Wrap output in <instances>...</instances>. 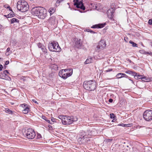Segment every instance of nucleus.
I'll list each match as a JSON object with an SVG mask.
<instances>
[{"label":"nucleus","instance_id":"nucleus-43","mask_svg":"<svg viewBox=\"0 0 152 152\" xmlns=\"http://www.w3.org/2000/svg\"><path fill=\"white\" fill-rule=\"evenodd\" d=\"M42 118L43 119L45 120L46 121V120H47V118H46V117L44 116H42Z\"/></svg>","mask_w":152,"mask_h":152},{"label":"nucleus","instance_id":"nucleus-28","mask_svg":"<svg viewBox=\"0 0 152 152\" xmlns=\"http://www.w3.org/2000/svg\"><path fill=\"white\" fill-rule=\"evenodd\" d=\"M6 112L7 113L9 114H12L13 113V112L10 110L9 109L7 108L6 109Z\"/></svg>","mask_w":152,"mask_h":152},{"label":"nucleus","instance_id":"nucleus-4","mask_svg":"<svg viewBox=\"0 0 152 152\" xmlns=\"http://www.w3.org/2000/svg\"><path fill=\"white\" fill-rule=\"evenodd\" d=\"M48 48L49 50L51 51L59 52L61 51L60 47L58 43L56 41H53L49 43Z\"/></svg>","mask_w":152,"mask_h":152},{"label":"nucleus","instance_id":"nucleus-37","mask_svg":"<svg viewBox=\"0 0 152 152\" xmlns=\"http://www.w3.org/2000/svg\"><path fill=\"white\" fill-rule=\"evenodd\" d=\"M127 124H120L118 125V126H122L127 127Z\"/></svg>","mask_w":152,"mask_h":152},{"label":"nucleus","instance_id":"nucleus-27","mask_svg":"<svg viewBox=\"0 0 152 152\" xmlns=\"http://www.w3.org/2000/svg\"><path fill=\"white\" fill-rule=\"evenodd\" d=\"M129 43L132 45V46L133 47H137V45L131 40H130L129 42Z\"/></svg>","mask_w":152,"mask_h":152},{"label":"nucleus","instance_id":"nucleus-12","mask_svg":"<svg viewBox=\"0 0 152 152\" xmlns=\"http://www.w3.org/2000/svg\"><path fill=\"white\" fill-rule=\"evenodd\" d=\"M115 11V9L111 8L107 12L108 17L110 19H112L113 16V14Z\"/></svg>","mask_w":152,"mask_h":152},{"label":"nucleus","instance_id":"nucleus-17","mask_svg":"<svg viewBox=\"0 0 152 152\" xmlns=\"http://www.w3.org/2000/svg\"><path fill=\"white\" fill-rule=\"evenodd\" d=\"M59 76L63 78L64 79V77H65V69H61L60 70L59 72L58 73Z\"/></svg>","mask_w":152,"mask_h":152},{"label":"nucleus","instance_id":"nucleus-40","mask_svg":"<svg viewBox=\"0 0 152 152\" xmlns=\"http://www.w3.org/2000/svg\"><path fill=\"white\" fill-rule=\"evenodd\" d=\"M38 46L39 48H41V47L42 46V44L40 43L38 44Z\"/></svg>","mask_w":152,"mask_h":152},{"label":"nucleus","instance_id":"nucleus-20","mask_svg":"<svg viewBox=\"0 0 152 152\" xmlns=\"http://www.w3.org/2000/svg\"><path fill=\"white\" fill-rule=\"evenodd\" d=\"M56 11V8L54 7H51L48 10V12L50 13V15H52Z\"/></svg>","mask_w":152,"mask_h":152},{"label":"nucleus","instance_id":"nucleus-34","mask_svg":"<svg viewBox=\"0 0 152 152\" xmlns=\"http://www.w3.org/2000/svg\"><path fill=\"white\" fill-rule=\"evenodd\" d=\"M21 106L23 107V108L25 109V107H27V104H21Z\"/></svg>","mask_w":152,"mask_h":152},{"label":"nucleus","instance_id":"nucleus-9","mask_svg":"<svg viewBox=\"0 0 152 152\" xmlns=\"http://www.w3.org/2000/svg\"><path fill=\"white\" fill-rule=\"evenodd\" d=\"M74 5L76 6L77 8H80L81 9L84 10L85 9V7L84 6L82 1H79L78 0H74Z\"/></svg>","mask_w":152,"mask_h":152},{"label":"nucleus","instance_id":"nucleus-26","mask_svg":"<svg viewBox=\"0 0 152 152\" xmlns=\"http://www.w3.org/2000/svg\"><path fill=\"white\" fill-rule=\"evenodd\" d=\"M19 20L15 18H13L11 20V23H13L15 22L18 23Z\"/></svg>","mask_w":152,"mask_h":152},{"label":"nucleus","instance_id":"nucleus-39","mask_svg":"<svg viewBox=\"0 0 152 152\" xmlns=\"http://www.w3.org/2000/svg\"><path fill=\"white\" fill-rule=\"evenodd\" d=\"M148 23L150 25H152V19L149 20H148Z\"/></svg>","mask_w":152,"mask_h":152},{"label":"nucleus","instance_id":"nucleus-31","mask_svg":"<svg viewBox=\"0 0 152 152\" xmlns=\"http://www.w3.org/2000/svg\"><path fill=\"white\" fill-rule=\"evenodd\" d=\"M145 52L144 50H139V52L142 54H145Z\"/></svg>","mask_w":152,"mask_h":152},{"label":"nucleus","instance_id":"nucleus-48","mask_svg":"<svg viewBox=\"0 0 152 152\" xmlns=\"http://www.w3.org/2000/svg\"><path fill=\"white\" fill-rule=\"evenodd\" d=\"M109 102L110 103H112L113 102V99H110L109 100Z\"/></svg>","mask_w":152,"mask_h":152},{"label":"nucleus","instance_id":"nucleus-7","mask_svg":"<svg viewBox=\"0 0 152 152\" xmlns=\"http://www.w3.org/2000/svg\"><path fill=\"white\" fill-rule=\"evenodd\" d=\"M143 117L146 121L152 120V110H148L145 111L143 113Z\"/></svg>","mask_w":152,"mask_h":152},{"label":"nucleus","instance_id":"nucleus-13","mask_svg":"<svg viewBox=\"0 0 152 152\" xmlns=\"http://www.w3.org/2000/svg\"><path fill=\"white\" fill-rule=\"evenodd\" d=\"M75 46L77 48L80 49L82 45V41L80 39H75Z\"/></svg>","mask_w":152,"mask_h":152},{"label":"nucleus","instance_id":"nucleus-41","mask_svg":"<svg viewBox=\"0 0 152 152\" xmlns=\"http://www.w3.org/2000/svg\"><path fill=\"white\" fill-rule=\"evenodd\" d=\"M112 70H113V69H108L106 70L105 71V72H108L111 71H112Z\"/></svg>","mask_w":152,"mask_h":152},{"label":"nucleus","instance_id":"nucleus-23","mask_svg":"<svg viewBox=\"0 0 152 152\" xmlns=\"http://www.w3.org/2000/svg\"><path fill=\"white\" fill-rule=\"evenodd\" d=\"M49 22L52 24H54L55 23V18L54 17H51L49 20Z\"/></svg>","mask_w":152,"mask_h":152},{"label":"nucleus","instance_id":"nucleus-21","mask_svg":"<svg viewBox=\"0 0 152 152\" xmlns=\"http://www.w3.org/2000/svg\"><path fill=\"white\" fill-rule=\"evenodd\" d=\"M30 111V108L28 107H25V109L22 110V112L25 114H27L28 112Z\"/></svg>","mask_w":152,"mask_h":152},{"label":"nucleus","instance_id":"nucleus-36","mask_svg":"<svg viewBox=\"0 0 152 152\" xmlns=\"http://www.w3.org/2000/svg\"><path fill=\"white\" fill-rule=\"evenodd\" d=\"M37 137L38 139H41L42 138V136L41 134H38L37 135Z\"/></svg>","mask_w":152,"mask_h":152},{"label":"nucleus","instance_id":"nucleus-51","mask_svg":"<svg viewBox=\"0 0 152 152\" xmlns=\"http://www.w3.org/2000/svg\"><path fill=\"white\" fill-rule=\"evenodd\" d=\"M8 7V6L7 7V6H6V5H4V7H5V8H7V7Z\"/></svg>","mask_w":152,"mask_h":152},{"label":"nucleus","instance_id":"nucleus-42","mask_svg":"<svg viewBox=\"0 0 152 152\" xmlns=\"http://www.w3.org/2000/svg\"><path fill=\"white\" fill-rule=\"evenodd\" d=\"M51 120L52 121L51 122H52V123L53 122H56V119L54 118H52L51 119Z\"/></svg>","mask_w":152,"mask_h":152},{"label":"nucleus","instance_id":"nucleus-30","mask_svg":"<svg viewBox=\"0 0 152 152\" xmlns=\"http://www.w3.org/2000/svg\"><path fill=\"white\" fill-rule=\"evenodd\" d=\"M85 31L90 32L92 34L95 33V32L94 31L89 29H86V30H85Z\"/></svg>","mask_w":152,"mask_h":152},{"label":"nucleus","instance_id":"nucleus-38","mask_svg":"<svg viewBox=\"0 0 152 152\" xmlns=\"http://www.w3.org/2000/svg\"><path fill=\"white\" fill-rule=\"evenodd\" d=\"M148 54L151 56H152V53L151 52H146L145 53V54Z\"/></svg>","mask_w":152,"mask_h":152},{"label":"nucleus","instance_id":"nucleus-45","mask_svg":"<svg viewBox=\"0 0 152 152\" xmlns=\"http://www.w3.org/2000/svg\"><path fill=\"white\" fill-rule=\"evenodd\" d=\"M9 63V61H5V65H7Z\"/></svg>","mask_w":152,"mask_h":152},{"label":"nucleus","instance_id":"nucleus-5","mask_svg":"<svg viewBox=\"0 0 152 152\" xmlns=\"http://www.w3.org/2000/svg\"><path fill=\"white\" fill-rule=\"evenodd\" d=\"M81 137L80 138V140H81L83 142H87L90 140L89 138L91 137L92 133L90 131H88L86 132H84L81 133Z\"/></svg>","mask_w":152,"mask_h":152},{"label":"nucleus","instance_id":"nucleus-54","mask_svg":"<svg viewBox=\"0 0 152 152\" xmlns=\"http://www.w3.org/2000/svg\"><path fill=\"white\" fill-rule=\"evenodd\" d=\"M124 40H126V39H124Z\"/></svg>","mask_w":152,"mask_h":152},{"label":"nucleus","instance_id":"nucleus-24","mask_svg":"<svg viewBox=\"0 0 152 152\" xmlns=\"http://www.w3.org/2000/svg\"><path fill=\"white\" fill-rule=\"evenodd\" d=\"M135 75H133L134 77L136 79H143L144 78L142 77V75H137V74L135 72Z\"/></svg>","mask_w":152,"mask_h":152},{"label":"nucleus","instance_id":"nucleus-32","mask_svg":"<svg viewBox=\"0 0 152 152\" xmlns=\"http://www.w3.org/2000/svg\"><path fill=\"white\" fill-rule=\"evenodd\" d=\"M64 0H57L56 2V5H57L58 4H59L61 2L63 1Z\"/></svg>","mask_w":152,"mask_h":152},{"label":"nucleus","instance_id":"nucleus-8","mask_svg":"<svg viewBox=\"0 0 152 152\" xmlns=\"http://www.w3.org/2000/svg\"><path fill=\"white\" fill-rule=\"evenodd\" d=\"M40 10L38 17L42 19H44L46 16L47 10L43 7H40Z\"/></svg>","mask_w":152,"mask_h":152},{"label":"nucleus","instance_id":"nucleus-44","mask_svg":"<svg viewBox=\"0 0 152 152\" xmlns=\"http://www.w3.org/2000/svg\"><path fill=\"white\" fill-rule=\"evenodd\" d=\"M48 123L50 124H52L53 123H52L51 121L50 120L47 119V120L46 121Z\"/></svg>","mask_w":152,"mask_h":152},{"label":"nucleus","instance_id":"nucleus-19","mask_svg":"<svg viewBox=\"0 0 152 152\" xmlns=\"http://www.w3.org/2000/svg\"><path fill=\"white\" fill-rule=\"evenodd\" d=\"M126 76V75L125 74L122 73H120L116 75V77H117V78L120 79Z\"/></svg>","mask_w":152,"mask_h":152},{"label":"nucleus","instance_id":"nucleus-22","mask_svg":"<svg viewBox=\"0 0 152 152\" xmlns=\"http://www.w3.org/2000/svg\"><path fill=\"white\" fill-rule=\"evenodd\" d=\"M8 76H5L3 72L0 73V78L2 79L7 80L8 79Z\"/></svg>","mask_w":152,"mask_h":152},{"label":"nucleus","instance_id":"nucleus-16","mask_svg":"<svg viewBox=\"0 0 152 152\" xmlns=\"http://www.w3.org/2000/svg\"><path fill=\"white\" fill-rule=\"evenodd\" d=\"M7 8H8L10 11H12V12L10 13L8 15H5V16L7 18H11L14 17L15 15V14L14 12L12 11V9H11L10 7L8 6Z\"/></svg>","mask_w":152,"mask_h":152},{"label":"nucleus","instance_id":"nucleus-3","mask_svg":"<svg viewBox=\"0 0 152 152\" xmlns=\"http://www.w3.org/2000/svg\"><path fill=\"white\" fill-rule=\"evenodd\" d=\"M17 7L18 10L22 12L26 11L29 9L28 3L24 0L18 1L17 3Z\"/></svg>","mask_w":152,"mask_h":152},{"label":"nucleus","instance_id":"nucleus-52","mask_svg":"<svg viewBox=\"0 0 152 152\" xmlns=\"http://www.w3.org/2000/svg\"><path fill=\"white\" fill-rule=\"evenodd\" d=\"M112 140V139H109V140H110V141H111Z\"/></svg>","mask_w":152,"mask_h":152},{"label":"nucleus","instance_id":"nucleus-6","mask_svg":"<svg viewBox=\"0 0 152 152\" xmlns=\"http://www.w3.org/2000/svg\"><path fill=\"white\" fill-rule=\"evenodd\" d=\"M23 134L26 138L30 139H34L36 136L35 132L31 129H28L25 130Z\"/></svg>","mask_w":152,"mask_h":152},{"label":"nucleus","instance_id":"nucleus-33","mask_svg":"<svg viewBox=\"0 0 152 152\" xmlns=\"http://www.w3.org/2000/svg\"><path fill=\"white\" fill-rule=\"evenodd\" d=\"M3 73L4 75L6 76H7V74L9 73V72L7 70H5Z\"/></svg>","mask_w":152,"mask_h":152},{"label":"nucleus","instance_id":"nucleus-2","mask_svg":"<svg viewBox=\"0 0 152 152\" xmlns=\"http://www.w3.org/2000/svg\"><path fill=\"white\" fill-rule=\"evenodd\" d=\"M83 87L86 90L94 91L96 88V83L94 80L85 81L83 83Z\"/></svg>","mask_w":152,"mask_h":152},{"label":"nucleus","instance_id":"nucleus-46","mask_svg":"<svg viewBox=\"0 0 152 152\" xmlns=\"http://www.w3.org/2000/svg\"><path fill=\"white\" fill-rule=\"evenodd\" d=\"M3 68V66L1 64H0V71L2 70Z\"/></svg>","mask_w":152,"mask_h":152},{"label":"nucleus","instance_id":"nucleus-1","mask_svg":"<svg viewBox=\"0 0 152 152\" xmlns=\"http://www.w3.org/2000/svg\"><path fill=\"white\" fill-rule=\"evenodd\" d=\"M58 118L61 119L62 124L65 125H68L72 124L74 122L77 121V118H74L73 117L67 116L59 115Z\"/></svg>","mask_w":152,"mask_h":152},{"label":"nucleus","instance_id":"nucleus-35","mask_svg":"<svg viewBox=\"0 0 152 152\" xmlns=\"http://www.w3.org/2000/svg\"><path fill=\"white\" fill-rule=\"evenodd\" d=\"M115 117V116L113 113L110 114V117L111 118H114Z\"/></svg>","mask_w":152,"mask_h":152},{"label":"nucleus","instance_id":"nucleus-55","mask_svg":"<svg viewBox=\"0 0 152 152\" xmlns=\"http://www.w3.org/2000/svg\"><path fill=\"white\" fill-rule=\"evenodd\" d=\"M124 40H126V39H124Z\"/></svg>","mask_w":152,"mask_h":152},{"label":"nucleus","instance_id":"nucleus-18","mask_svg":"<svg viewBox=\"0 0 152 152\" xmlns=\"http://www.w3.org/2000/svg\"><path fill=\"white\" fill-rule=\"evenodd\" d=\"M93 61L92 58L91 57H89L87 58L86 61L85 62V64H87L91 63Z\"/></svg>","mask_w":152,"mask_h":152},{"label":"nucleus","instance_id":"nucleus-11","mask_svg":"<svg viewBox=\"0 0 152 152\" xmlns=\"http://www.w3.org/2000/svg\"><path fill=\"white\" fill-rule=\"evenodd\" d=\"M106 46V42L104 40H101L99 42V45L97 46V48L103 49Z\"/></svg>","mask_w":152,"mask_h":152},{"label":"nucleus","instance_id":"nucleus-53","mask_svg":"<svg viewBox=\"0 0 152 152\" xmlns=\"http://www.w3.org/2000/svg\"><path fill=\"white\" fill-rule=\"evenodd\" d=\"M132 82L133 81L132 80H131Z\"/></svg>","mask_w":152,"mask_h":152},{"label":"nucleus","instance_id":"nucleus-50","mask_svg":"<svg viewBox=\"0 0 152 152\" xmlns=\"http://www.w3.org/2000/svg\"><path fill=\"white\" fill-rule=\"evenodd\" d=\"M4 28L3 26L0 24V29H2Z\"/></svg>","mask_w":152,"mask_h":152},{"label":"nucleus","instance_id":"nucleus-49","mask_svg":"<svg viewBox=\"0 0 152 152\" xmlns=\"http://www.w3.org/2000/svg\"><path fill=\"white\" fill-rule=\"evenodd\" d=\"M10 48H8L7 49V52H9L10 50Z\"/></svg>","mask_w":152,"mask_h":152},{"label":"nucleus","instance_id":"nucleus-10","mask_svg":"<svg viewBox=\"0 0 152 152\" xmlns=\"http://www.w3.org/2000/svg\"><path fill=\"white\" fill-rule=\"evenodd\" d=\"M65 77L64 79H66L67 77L71 76L72 74L73 70L72 68L65 69Z\"/></svg>","mask_w":152,"mask_h":152},{"label":"nucleus","instance_id":"nucleus-14","mask_svg":"<svg viewBox=\"0 0 152 152\" xmlns=\"http://www.w3.org/2000/svg\"><path fill=\"white\" fill-rule=\"evenodd\" d=\"M39 8L40 7L33 8L31 10V13L32 15L38 17L39 12Z\"/></svg>","mask_w":152,"mask_h":152},{"label":"nucleus","instance_id":"nucleus-25","mask_svg":"<svg viewBox=\"0 0 152 152\" xmlns=\"http://www.w3.org/2000/svg\"><path fill=\"white\" fill-rule=\"evenodd\" d=\"M125 72L127 74H128L132 75H135V72H134L130 70L127 71H126Z\"/></svg>","mask_w":152,"mask_h":152},{"label":"nucleus","instance_id":"nucleus-29","mask_svg":"<svg viewBox=\"0 0 152 152\" xmlns=\"http://www.w3.org/2000/svg\"><path fill=\"white\" fill-rule=\"evenodd\" d=\"M41 49L43 52H47V50L46 49V48L44 46H42V47H41Z\"/></svg>","mask_w":152,"mask_h":152},{"label":"nucleus","instance_id":"nucleus-47","mask_svg":"<svg viewBox=\"0 0 152 152\" xmlns=\"http://www.w3.org/2000/svg\"><path fill=\"white\" fill-rule=\"evenodd\" d=\"M32 101L33 102H34L35 103L37 104H38V102L37 101H36L35 99H32Z\"/></svg>","mask_w":152,"mask_h":152},{"label":"nucleus","instance_id":"nucleus-15","mask_svg":"<svg viewBox=\"0 0 152 152\" xmlns=\"http://www.w3.org/2000/svg\"><path fill=\"white\" fill-rule=\"evenodd\" d=\"M105 23H99L94 25L92 27L93 28H101L104 27L105 25Z\"/></svg>","mask_w":152,"mask_h":152}]
</instances>
